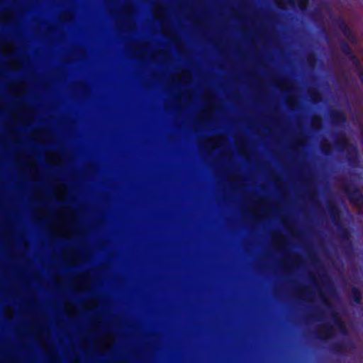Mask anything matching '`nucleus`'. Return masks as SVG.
<instances>
[{"instance_id": "1", "label": "nucleus", "mask_w": 363, "mask_h": 363, "mask_svg": "<svg viewBox=\"0 0 363 363\" xmlns=\"http://www.w3.org/2000/svg\"><path fill=\"white\" fill-rule=\"evenodd\" d=\"M343 191L353 206L363 207V193L357 186L347 184L344 185Z\"/></svg>"}, {"instance_id": "2", "label": "nucleus", "mask_w": 363, "mask_h": 363, "mask_svg": "<svg viewBox=\"0 0 363 363\" xmlns=\"http://www.w3.org/2000/svg\"><path fill=\"white\" fill-rule=\"evenodd\" d=\"M339 29L342 31L344 36L351 43H356L357 38L352 30L343 19H339L337 22Z\"/></svg>"}, {"instance_id": "3", "label": "nucleus", "mask_w": 363, "mask_h": 363, "mask_svg": "<svg viewBox=\"0 0 363 363\" xmlns=\"http://www.w3.org/2000/svg\"><path fill=\"white\" fill-rule=\"evenodd\" d=\"M329 213L335 225H337V227H341L342 225L340 223V211L338 207L335 205L330 206Z\"/></svg>"}, {"instance_id": "4", "label": "nucleus", "mask_w": 363, "mask_h": 363, "mask_svg": "<svg viewBox=\"0 0 363 363\" xmlns=\"http://www.w3.org/2000/svg\"><path fill=\"white\" fill-rule=\"evenodd\" d=\"M333 334V327L331 325H324L318 332V337L323 340L329 339Z\"/></svg>"}, {"instance_id": "5", "label": "nucleus", "mask_w": 363, "mask_h": 363, "mask_svg": "<svg viewBox=\"0 0 363 363\" xmlns=\"http://www.w3.org/2000/svg\"><path fill=\"white\" fill-rule=\"evenodd\" d=\"M334 323L337 328L339 330L341 334L347 335V329L345 322L339 317L337 313H335L333 314Z\"/></svg>"}, {"instance_id": "6", "label": "nucleus", "mask_w": 363, "mask_h": 363, "mask_svg": "<svg viewBox=\"0 0 363 363\" xmlns=\"http://www.w3.org/2000/svg\"><path fill=\"white\" fill-rule=\"evenodd\" d=\"M286 1H287V3L293 7L298 6L299 9L302 11H305L307 9L308 4V0H286Z\"/></svg>"}, {"instance_id": "7", "label": "nucleus", "mask_w": 363, "mask_h": 363, "mask_svg": "<svg viewBox=\"0 0 363 363\" xmlns=\"http://www.w3.org/2000/svg\"><path fill=\"white\" fill-rule=\"evenodd\" d=\"M331 119L334 123H342L346 120L345 114L340 111H334L331 113Z\"/></svg>"}, {"instance_id": "8", "label": "nucleus", "mask_w": 363, "mask_h": 363, "mask_svg": "<svg viewBox=\"0 0 363 363\" xmlns=\"http://www.w3.org/2000/svg\"><path fill=\"white\" fill-rule=\"evenodd\" d=\"M347 57L350 60V61L352 63V65L355 67L357 74L359 76V73H361L362 69H363V66L361 65L359 60L354 52L350 57Z\"/></svg>"}, {"instance_id": "9", "label": "nucleus", "mask_w": 363, "mask_h": 363, "mask_svg": "<svg viewBox=\"0 0 363 363\" xmlns=\"http://www.w3.org/2000/svg\"><path fill=\"white\" fill-rule=\"evenodd\" d=\"M350 231L345 228H341L340 230V238L342 242H347L348 244V247L352 248V242L350 240Z\"/></svg>"}, {"instance_id": "10", "label": "nucleus", "mask_w": 363, "mask_h": 363, "mask_svg": "<svg viewBox=\"0 0 363 363\" xmlns=\"http://www.w3.org/2000/svg\"><path fill=\"white\" fill-rule=\"evenodd\" d=\"M351 294L354 302L357 304H359L362 299V294L360 290L357 287L354 286L351 289Z\"/></svg>"}, {"instance_id": "11", "label": "nucleus", "mask_w": 363, "mask_h": 363, "mask_svg": "<svg viewBox=\"0 0 363 363\" xmlns=\"http://www.w3.org/2000/svg\"><path fill=\"white\" fill-rule=\"evenodd\" d=\"M337 147L341 150L344 149L347 145V140L344 135H340L335 140Z\"/></svg>"}, {"instance_id": "12", "label": "nucleus", "mask_w": 363, "mask_h": 363, "mask_svg": "<svg viewBox=\"0 0 363 363\" xmlns=\"http://www.w3.org/2000/svg\"><path fill=\"white\" fill-rule=\"evenodd\" d=\"M341 50L347 57H350L354 52L352 48L346 42L341 43Z\"/></svg>"}, {"instance_id": "13", "label": "nucleus", "mask_w": 363, "mask_h": 363, "mask_svg": "<svg viewBox=\"0 0 363 363\" xmlns=\"http://www.w3.org/2000/svg\"><path fill=\"white\" fill-rule=\"evenodd\" d=\"M321 151L323 155L328 156L332 152V147L330 143H323L321 145Z\"/></svg>"}, {"instance_id": "14", "label": "nucleus", "mask_w": 363, "mask_h": 363, "mask_svg": "<svg viewBox=\"0 0 363 363\" xmlns=\"http://www.w3.org/2000/svg\"><path fill=\"white\" fill-rule=\"evenodd\" d=\"M320 124V118L319 117H314L312 120V125L314 128H318Z\"/></svg>"}, {"instance_id": "15", "label": "nucleus", "mask_w": 363, "mask_h": 363, "mask_svg": "<svg viewBox=\"0 0 363 363\" xmlns=\"http://www.w3.org/2000/svg\"><path fill=\"white\" fill-rule=\"evenodd\" d=\"M318 96V94L316 91H315V92L311 95V96H312V99H315V96Z\"/></svg>"}, {"instance_id": "16", "label": "nucleus", "mask_w": 363, "mask_h": 363, "mask_svg": "<svg viewBox=\"0 0 363 363\" xmlns=\"http://www.w3.org/2000/svg\"><path fill=\"white\" fill-rule=\"evenodd\" d=\"M277 5L279 8H283L282 4L280 1H277Z\"/></svg>"}, {"instance_id": "17", "label": "nucleus", "mask_w": 363, "mask_h": 363, "mask_svg": "<svg viewBox=\"0 0 363 363\" xmlns=\"http://www.w3.org/2000/svg\"><path fill=\"white\" fill-rule=\"evenodd\" d=\"M160 24L162 23V6L160 5ZM162 32L160 31V33Z\"/></svg>"}, {"instance_id": "18", "label": "nucleus", "mask_w": 363, "mask_h": 363, "mask_svg": "<svg viewBox=\"0 0 363 363\" xmlns=\"http://www.w3.org/2000/svg\"><path fill=\"white\" fill-rule=\"evenodd\" d=\"M352 150H353V152H354V155H357V148H356V147H352Z\"/></svg>"}]
</instances>
